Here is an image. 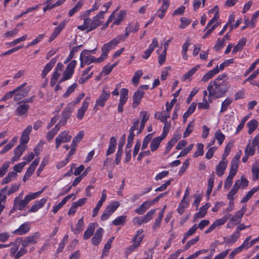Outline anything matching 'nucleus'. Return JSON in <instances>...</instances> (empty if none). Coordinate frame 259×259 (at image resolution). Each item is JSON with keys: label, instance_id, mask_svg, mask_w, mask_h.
I'll return each instance as SVG.
<instances>
[{"label": "nucleus", "instance_id": "30", "mask_svg": "<svg viewBox=\"0 0 259 259\" xmlns=\"http://www.w3.org/2000/svg\"><path fill=\"white\" fill-rule=\"evenodd\" d=\"M239 237V234L236 233V231L232 235L224 238V242L227 244L235 242Z\"/></svg>", "mask_w": 259, "mask_h": 259}, {"label": "nucleus", "instance_id": "24", "mask_svg": "<svg viewBox=\"0 0 259 259\" xmlns=\"http://www.w3.org/2000/svg\"><path fill=\"white\" fill-rule=\"evenodd\" d=\"M116 139L114 137L110 138L109 148L106 152V155L108 156L114 152L116 146Z\"/></svg>", "mask_w": 259, "mask_h": 259}, {"label": "nucleus", "instance_id": "64", "mask_svg": "<svg viewBox=\"0 0 259 259\" xmlns=\"http://www.w3.org/2000/svg\"><path fill=\"white\" fill-rule=\"evenodd\" d=\"M77 84L76 83H74L70 87H69L66 93L64 94V97H68L72 92H74V90L77 88Z\"/></svg>", "mask_w": 259, "mask_h": 259}, {"label": "nucleus", "instance_id": "59", "mask_svg": "<svg viewBox=\"0 0 259 259\" xmlns=\"http://www.w3.org/2000/svg\"><path fill=\"white\" fill-rule=\"evenodd\" d=\"M106 58H107L106 57V54H104L103 53H102L101 56L98 58H95L94 56H90V60L93 61L92 63L95 62L100 63L103 62Z\"/></svg>", "mask_w": 259, "mask_h": 259}, {"label": "nucleus", "instance_id": "63", "mask_svg": "<svg viewBox=\"0 0 259 259\" xmlns=\"http://www.w3.org/2000/svg\"><path fill=\"white\" fill-rule=\"evenodd\" d=\"M199 240V236H196L195 238L188 241L186 245L185 246L184 250H186L189 249L192 245L195 244L196 242H197Z\"/></svg>", "mask_w": 259, "mask_h": 259}, {"label": "nucleus", "instance_id": "50", "mask_svg": "<svg viewBox=\"0 0 259 259\" xmlns=\"http://www.w3.org/2000/svg\"><path fill=\"white\" fill-rule=\"evenodd\" d=\"M154 135V133H151L148 134L144 139L143 144L142 145V150L145 149L152 139V138Z\"/></svg>", "mask_w": 259, "mask_h": 259}, {"label": "nucleus", "instance_id": "31", "mask_svg": "<svg viewBox=\"0 0 259 259\" xmlns=\"http://www.w3.org/2000/svg\"><path fill=\"white\" fill-rule=\"evenodd\" d=\"M161 141L158 139L157 137H155L152 140V141L150 144V148L152 152H154L157 150L160 145Z\"/></svg>", "mask_w": 259, "mask_h": 259}, {"label": "nucleus", "instance_id": "61", "mask_svg": "<svg viewBox=\"0 0 259 259\" xmlns=\"http://www.w3.org/2000/svg\"><path fill=\"white\" fill-rule=\"evenodd\" d=\"M20 186V184H13L11 186V187H10L9 190L7 189L6 193L8 195H10L11 194L15 193L19 189Z\"/></svg>", "mask_w": 259, "mask_h": 259}, {"label": "nucleus", "instance_id": "3", "mask_svg": "<svg viewBox=\"0 0 259 259\" xmlns=\"http://www.w3.org/2000/svg\"><path fill=\"white\" fill-rule=\"evenodd\" d=\"M131 30H132L130 27L125 28V32L124 34L117 36L109 42L104 44L101 49L102 53H103L104 54H106V57L107 58L109 51L119 44L121 40L124 41L128 36Z\"/></svg>", "mask_w": 259, "mask_h": 259}, {"label": "nucleus", "instance_id": "57", "mask_svg": "<svg viewBox=\"0 0 259 259\" xmlns=\"http://www.w3.org/2000/svg\"><path fill=\"white\" fill-rule=\"evenodd\" d=\"M181 24L179 26V28L181 29H184L189 25L191 23V20L185 17H182L180 19Z\"/></svg>", "mask_w": 259, "mask_h": 259}, {"label": "nucleus", "instance_id": "28", "mask_svg": "<svg viewBox=\"0 0 259 259\" xmlns=\"http://www.w3.org/2000/svg\"><path fill=\"white\" fill-rule=\"evenodd\" d=\"M240 187V183L239 181H236L235 184H234L233 188L231 190V191L227 194L228 198H234V195L237 193L238 191L239 190Z\"/></svg>", "mask_w": 259, "mask_h": 259}, {"label": "nucleus", "instance_id": "51", "mask_svg": "<svg viewBox=\"0 0 259 259\" xmlns=\"http://www.w3.org/2000/svg\"><path fill=\"white\" fill-rule=\"evenodd\" d=\"M143 75V71L141 70L137 71L134 76L132 78V82L133 84L137 85L138 84L139 81L142 75Z\"/></svg>", "mask_w": 259, "mask_h": 259}, {"label": "nucleus", "instance_id": "46", "mask_svg": "<svg viewBox=\"0 0 259 259\" xmlns=\"http://www.w3.org/2000/svg\"><path fill=\"white\" fill-rule=\"evenodd\" d=\"M26 146L25 145H22L19 144L14 149V154L17 155L18 157H21L23 152L25 150Z\"/></svg>", "mask_w": 259, "mask_h": 259}, {"label": "nucleus", "instance_id": "55", "mask_svg": "<svg viewBox=\"0 0 259 259\" xmlns=\"http://www.w3.org/2000/svg\"><path fill=\"white\" fill-rule=\"evenodd\" d=\"M170 114H167V115L166 116L163 115V113L161 112H156L155 114V117L159 120H160L162 122H165L167 121V119L169 118Z\"/></svg>", "mask_w": 259, "mask_h": 259}, {"label": "nucleus", "instance_id": "52", "mask_svg": "<svg viewBox=\"0 0 259 259\" xmlns=\"http://www.w3.org/2000/svg\"><path fill=\"white\" fill-rule=\"evenodd\" d=\"M197 150L194 152V157H197L199 156H202L204 153V145L202 143H198L197 145Z\"/></svg>", "mask_w": 259, "mask_h": 259}, {"label": "nucleus", "instance_id": "14", "mask_svg": "<svg viewBox=\"0 0 259 259\" xmlns=\"http://www.w3.org/2000/svg\"><path fill=\"white\" fill-rule=\"evenodd\" d=\"M144 92L140 91L139 89L135 92L133 95V107L136 108L140 104L142 98L143 97Z\"/></svg>", "mask_w": 259, "mask_h": 259}, {"label": "nucleus", "instance_id": "39", "mask_svg": "<svg viewBox=\"0 0 259 259\" xmlns=\"http://www.w3.org/2000/svg\"><path fill=\"white\" fill-rule=\"evenodd\" d=\"M233 100L231 98H226L222 103L220 113H223L226 111L228 106L231 104Z\"/></svg>", "mask_w": 259, "mask_h": 259}, {"label": "nucleus", "instance_id": "7", "mask_svg": "<svg viewBox=\"0 0 259 259\" xmlns=\"http://www.w3.org/2000/svg\"><path fill=\"white\" fill-rule=\"evenodd\" d=\"M110 92L109 91H106V89L104 88L102 90V93L96 100L95 105L100 107L104 106L107 100L110 98Z\"/></svg>", "mask_w": 259, "mask_h": 259}, {"label": "nucleus", "instance_id": "45", "mask_svg": "<svg viewBox=\"0 0 259 259\" xmlns=\"http://www.w3.org/2000/svg\"><path fill=\"white\" fill-rule=\"evenodd\" d=\"M128 91L126 88H122L120 90L119 101L126 102L128 99Z\"/></svg>", "mask_w": 259, "mask_h": 259}, {"label": "nucleus", "instance_id": "43", "mask_svg": "<svg viewBox=\"0 0 259 259\" xmlns=\"http://www.w3.org/2000/svg\"><path fill=\"white\" fill-rule=\"evenodd\" d=\"M215 139L218 141L219 144L221 145L225 138V136L222 133L220 130H218L214 134Z\"/></svg>", "mask_w": 259, "mask_h": 259}, {"label": "nucleus", "instance_id": "19", "mask_svg": "<svg viewBox=\"0 0 259 259\" xmlns=\"http://www.w3.org/2000/svg\"><path fill=\"white\" fill-rule=\"evenodd\" d=\"M227 160H222L219 163L216 167V174L218 176L221 177L224 175V171L227 167Z\"/></svg>", "mask_w": 259, "mask_h": 259}, {"label": "nucleus", "instance_id": "29", "mask_svg": "<svg viewBox=\"0 0 259 259\" xmlns=\"http://www.w3.org/2000/svg\"><path fill=\"white\" fill-rule=\"evenodd\" d=\"M246 41V39L245 38H242L238 43L234 47L232 50V53L235 54L236 52L241 51L245 46Z\"/></svg>", "mask_w": 259, "mask_h": 259}, {"label": "nucleus", "instance_id": "9", "mask_svg": "<svg viewBox=\"0 0 259 259\" xmlns=\"http://www.w3.org/2000/svg\"><path fill=\"white\" fill-rule=\"evenodd\" d=\"M39 159L36 158L31 163L23 178V181L24 182L27 181L29 178V177L32 175L36 168V167L39 163Z\"/></svg>", "mask_w": 259, "mask_h": 259}, {"label": "nucleus", "instance_id": "4", "mask_svg": "<svg viewBox=\"0 0 259 259\" xmlns=\"http://www.w3.org/2000/svg\"><path fill=\"white\" fill-rule=\"evenodd\" d=\"M26 84V82H24L14 89V91H15V101H19L27 96L30 89L28 87L24 88Z\"/></svg>", "mask_w": 259, "mask_h": 259}, {"label": "nucleus", "instance_id": "32", "mask_svg": "<svg viewBox=\"0 0 259 259\" xmlns=\"http://www.w3.org/2000/svg\"><path fill=\"white\" fill-rule=\"evenodd\" d=\"M258 125V122L255 120L252 119L247 123V126L248 127V133L249 134H251L254 130L256 128Z\"/></svg>", "mask_w": 259, "mask_h": 259}, {"label": "nucleus", "instance_id": "18", "mask_svg": "<svg viewBox=\"0 0 259 259\" xmlns=\"http://www.w3.org/2000/svg\"><path fill=\"white\" fill-rule=\"evenodd\" d=\"M57 62L56 58L52 59L50 62L48 63L44 67L41 73V77L44 78L46 77L47 74L52 70L53 66L55 65Z\"/></svg>", "mask_w": 259, "mask_h": 259}, {"label": "nucleus", "instance_id": "56", "mask_svg": "<svg viewBox=\"0 0 259 259\" xmlns=\"http://www.w3.org/2000/svg\"><path fill=\"white\" fill-rule=\"evenodd\" d=\"M119 203L118 201H114L108 205L106 208L112 213L119 207Z\"/></svg>", "mask_w": 259, "mask_h": 259}, {"label": "nucleus", "instance_id": "25", "mask_svg": "<svg viewBox=\"0 0 259 259\" xmlns=\"http://www.w3.org/2000/svg\"><path fill=\"white\" fill-rule=\"evenodd\" d=\"M151 205L150 202L145 201L139 208L135 209V211L139 214H143L149 208Z\"/></svg>", "mask_w": 259, "mask_h": 259}, {"label": "nucleus", "instance_id": "2", "mask_svg": "<svg viewBox=\"0 0 259 259\" xmlns=\"http://www.w3.org/2000/svg\"><path fill=\"white\" fill-rule=\"evenodd\" d=\"M229 87L227 84L219 83L211 81L207 90L208 92L209 97H213L215 98H220L224 96L228 92Z\"/></svg>", "mask_w": 259, "mask_h": 259}, {"label": "nucleus", "instance_id": "23", "mask_svg": "<svg viewBox=\"0 0 259 259\" xmlns=\"http://www.w3.org/2000/svg\"><path fill=\"white\" fill-rule=\"evenodd\" d=\"M73 109V104H68L63 111L62 117L67 119H69Z\"/></svg>", "mask_w": 259, "mask_h": 259}, {"label": "nucleus", "instance_id": "22", "mask_svg": "<svg viewBox=\"0 0 259 259\" xmlns=\"http://www.w3.org/2000/svg\"><path fill=\"white\" fill-rule=\"evenodd\" d=\"M83 217H82L78 221L76 225L75 228L74 229L73 227V225H71V229L72 231L74 232L75 234H78L82 231L83 229Z\"/></svg>", "mask_w": 259, "mask_h": 259}, {"label": "nucleus", "instance_id": "17", "mask_svg": "<svg viewBox=\"0 0 259 259\" xmlns=\"http://www.w3.org/2000/svg\"><path fill=\"white\" fill-rule=\"evenodd\" d=\"M47 201V198H42L39 201H36L35 203L31 206L30 209L28 210V212H34L37 211L39 208L43 207Z\"/></svg>", "mask_w": 259, "mask_h": 259}, {"label": "nucleus", "instance_id": "38", "mask_svg": "<svg viewBox=\"0 0 259 259\" xmlns=\"http://www.w3.org/2000/svg\"><path fill=\"white\" fill-rule=\"evenodd\" d=\"M188 205L189 202L188 201L182 200L177 209L178 212L180 214H182L184 212L185 209L188 207Z\"/></svg>", "mask_w": 259, "mask_h": 259}, {"label": "nucleus", "instance_id": "6", "mask_svg": "<svg viewBox=\"0 0 259 259\" xmlns=\"http://www.w3.org/2000/svg\"><path fill=\"white\" fill-rule=\"evenodd\" d=\"M71 138L72 136L69 135L68 131H64L61 132L55 139L56 148L58 149L62 143H67L70 142L71 140Z\"/></svg>", "mask_w": 259, "mask_h": 259}, {"label": "nucleus", "instance_id": "33", "mask_svg": "<svg viewBox=\"0 0 259 259\" xmlns=\"http://www.w3.org/2000/svg\"><path fill=\"white\" fill-rule=\"evenodd\" d=\"M100 25V21L99 19H98V16H95L93 18V21L91 22V23L90 26V28L88 29L87 32L91 31L94 29H95L97 27H98Z\"/></svg>", "mask_w": 259, "mask_h": 259}, {"label": "nucleus", "instance_id": "12", "mask_svg": "<svg viewBox=\"0 0 259 259\" xmlns=\"http://www.w3.org/2000/svg\"><path fill=\"white\" fill-rule=\"evenodd\" d=\"M106 199V190H104L102 192V196L100 200L98 201L96 206L94 208L93 211L92 216L93 217H95L97 216L99 210H100L101 207L103 204V202L105 201Z\"/></svg>", "mask_w": 259, "mask_h": 259}, {"label": "nucleus", "instance_id": "49", "mask_svg": "<svg viewBox=\"0 0 259 259\" xmlns=\"http://www.w3.org/2000/svg\"><path fill=\"white\" fill-rule=\"evenodd\" d=\"M73 74V72L65 69V70L64 71L63 76L60 80L59 83H60L61 82L64 81L66 80L70 79L71 77Z\"/></svg>", "mask_w": 259, "mask_h": 259}, {"label": "nucleus", "instance_id": "48", "mask_svg": "<svg viewBox=\"0 0 259 259\" xmlns=\"http://www.w3.org/2000/svg\"><path fill=\"white\" fill-rule=\"evenodd\" d=\"M126 215H121L117 217L113 222V224L114 226H119L124 224L126 222Z\"/></svg>", "mask_w": 259, "mask_h": 259}, {"label": "nucleus", "instance_id": "35", "mask_svg": "<svg viewBox=\"0 0 259 259\" xmlns=\"http://www.w3.org/2000/svg\"><path fill=\"white\" fill-rule=\"evenodd\" d=\"M83 4V0H79L77 2L76 5L73 8H72L71 9H70L69 11V12H68L69 16V17L72 16L76 12L79 11L81 9Z\"/></svg>", "mask_w": 259, "mask_h": 259}, {"label": "nucleus", "instance_id": "41", "mask_svg": "<svg viewBox=\"0 0 259 259\" xmlns=\"http://www.w3.org/2000/svg\"><path fill=\"white\" fill-rule=\"evenodd\" d=\"M231 214H227L224 215L221 219H218L213 222V224H215V227L220 226L224 224L230 218Z\"/></svg>", "mask_w": 259, "mask_h": 259}, {"label": "nucleus", "instance_id": "15", "mask_svg": "<svg viewBox=\"0 0 259 259\" xmlns=\"http://www.w3.org/2000/svg\"><path fill=\"white\" fill-rule=\"evenodd\" d=\"M66 22L65 21L61 22L59 25L56 27L52 34L50 36L49 41L51 42L53 41L61 32V31L63 30V29L65 27L66 25Z\"/></svg>", "mask_w": 259, "mask_h": 259}, {"label": "nucleus", "instance_id": "5", "mask_svg": "<svg viewBox=\"0 0 259 259\" xmlns=\"http://www.w3.org/2000/svg\"><path fill=\"white\" fill-rule=\"evenodd\" d=\"M143 232V229H139L137 231L136 235L132 240L134 243L127 248V251H128L129 253L134 251L140 246L144 236V235L142 234Z\"/></svg>", "mask_w": 259, "mask_h": 259}, {"label": "nucleus", "instance_id": "58", "mask_svg": "<svg viewBox=\"0 0 259 259\" xmlns=\"http://www.w3.org/2000/svg\"><path fill=\"white\" fill-rule=\"evenodd\" d=\"M126 13L124 11H120L117 16L116 20L114 22V24L119 25L122 21Z\"/></svg>", "mask_w": 259, "mask_h": 259}, {"label": "nucleus", "instance_id": "21", "mask_svg": "<svg viewBox=\"0 0 259 259\" xmlns=\"http://www.w3.org/2000/svg\"><path fill=\"white\" fill-rule=\"evenodd\" d=\"M219 72V69L218 66H217L215 68L209 71L207 73L205 74L203 76L201 80L202 81L206 82L209 79L211 78L214 75L218 73Z\"/></svg>", "mask_w": 259, "mask_h": 259}, {"label": "nucleus", "instance_id": "60", "mask_svg": "<svg viewBox=\"0 0 259 259\" xmlns=\"http://www.w3.org/2000/svg\"><path fill=\"white\" fill-rule=\"evenodd\" d=\"M155 211V209H151L149 211L146 215H145V217L143 218L144 220V222L146 223L150 221L152 219L153 215L154 214Z\"/></svg>", "mask_w": 259, "mask_h": 259}, {"label": "nucleus", "instance_id": "37", "mask_svg": "<svg viewBox=\"0 0 259 259\" xmlns=\"http://www.w3.org/2000/svg\"><path fill=\"white\" fill-rule=\"evenodd\" d=\"M39 233L37 232L34 233L32 235H30L27 237L25 239L30 244H34L36 243L37 239L39 238Z\"/></svg>", "mask_w": 259, "mask_h": 259}, {"label": "nucleus", "instance_id": "47", "mask_svg": "<svg viewBox=\"0 0 259 259\" xmlns=\"http://www.w3.org/2000/svg\"><path fill=\"white\" fill-rule=\"evenodd\" d=\"M194 127V121H190L185 131L183 133V138L187 137L193 131Z\"/></svg>", "mask_w": 259, "mask_h": 259}, {"label": "nucleus", "instance_id": "16", "mask_svg": "<svg viewBox=\"0 0 259 259\" xmlns=\"http://www.w3.org/2000/svg\"><path fill=\"white\" fill-rule=\"evenodd\" d=\"M30 227L28 223L22 224L18 229L13 232L14 234L22 235L26 234L30 230Z\"/></svg>", "mask_w": 259, "mask_h": 259}, {"label": "nucleus", "instance_id": "42", "mask_svg": "<svg viewBox=\"0 0 259 259\" xmlns=\"http://www.w3.org/2000/svg\"><path fill=\"white\" fill-rule=\"evenodd\" d=\"M257 191H258V188H253L247 193L245 196L242 199L241 203H245L248 201V200L252 196L253 194Z\"/></svg>", "mask_w": 259, "mask_h": 259}, {"label": "nucleus", "instance_id": "26", "mask_svg": "<svg viewBox=\"0 0 259 259\" xmlns=\"http://www.w3.org/2000/svg\"><path fill=\"white\" fill-rule=\"evenodd\" d=\"M95 231V225L94 223H91L88 227L87 229L84 232L83 235V239L87 240L89 239L93 234Z\"/></svg>", "mask_w": 259, "mask_h": 259}, {"label": "nucleus", "instance_id": "13", "mask_svg": "<svg viewBox=\"0 0 259 259\" xmlns=\"http://www.w3.org/2000/svg\"><path fill=\"white\" fill-rule=\"evenodd\" d=\"M104 230L102 228L98 229L92 239V243L95 245H98L102 240Z\"/></svg>", "mask_w": 259, "mask_h": 259}, {"label": "nucleus", "instance_id": "20", "mask_svg": "<svg viewBox=\"0 0 259 259\" xmlns=\"http://www.w3.org/2000/svg\"><path fill=\"white\" fill-rule=\"evenodd\" d=\"M30 107L27 104L20 105L16 109V114L19 116L26 115Z\"/></svg>", "mask_w": 259, "mask_h": 259}, {"label": "nucleus", "instance_id": "40", "mask_svg": "<svg viewBox=\"0 0 259 259\" xmlns=\"http://www.w3.org/2000/svg\"><path fill=\"white\" fill-rule=\"evenodd\" d=\"M84 133L83 131H80L77 135L73 139L71 144L74 146H77V144L82 140Z\"/></svg>", "mask_w": 259, "mask_h": 259}, {"label": "nucleus", "instance_id": "27", "mask_svg": "<svg viewBox=\"0 0 259 259\" xmlns=\"http://www.w3.org/2000/svg\"><path fill=\"white\" fill-rule=\"evenodd\" d=\"M18 176V175L16 172L14 171L10 172L8 174V175L4 178L2 181V184L5 185L6 184H8L10 182H11L13 180L16 179Z\"/></svg>", "mask_w": 259, "mask_h": 259}, {"label": "nucleus", "instance_id": "11", "mask_svg": "<svg viewBox=\"0 0 259 259\" xmlns=\"http://www.w3.org/2000/svg\"><path fill=\"white\" fill-rule=\"evenodd\" d=\"M210 206V203H207L205 205L201 206L199 209V211L195 214L193 219V222H196L199 218H203L206 215L207 210L208 209Z\"/></svg>", "mask_w": 259, "mask_h": 259}, {"label": "nucleus", "instance_id": "8", "mask_svg": "<svg viewBox=\"0 0 259 259\" xmlns=\"http://www.w3.org/2000/svg\"><path fill=\"white\" fill-rule=\"evenodd\" d=\"M90 101V97H86L82 103L81 108L78 109L76 117L79 120H81L83 118L84 113L88 108Z\"/></svg>", "mask_w": 259, "mask_h": 259}, {"label": "nucleus", "instance_id": "34", "mask_svg": "<svg viewBox=\"0 0 259 259\" xmlns=\"http://www.w3.org/2000/svg\"><path fill=\"white\" fill-rule=\"evenodd\" d=\"M200 68L199 65L191 68L187 73H185L183 77V80L185 81L187 79H189Z\"/></svg>", "mask_w": 259, "mask_h": 259}, {"label": "nucleus", "instance_id": "1", "mask_svg": "<svg viewBox=\"0 0 259 259\" xmlns=\"http://www.w3.org/2000/svg\"><path fill=\"white\" fill-rule=\"evenodd\" d=\"M44 191V188L35 193H31L25 196L24 199H19V197H16L14 200L13 206L10 211V214L13 213L18 209L23 210L27 207L28 203L32 200L37 198Z\"/></svg>", "mask_w": 259, "mask_h": 259}, {"label": "nucleus", "instance_id": "10", "mask_svg": "<svg viewBox=\"0 0 259 259\" xmlns=\"http://www.w3.org/2000/svg\"><path fill=\"white\" fill-rule=\"evenodd\" d=\"M162 2V5L161 7L157 10V13L158 14V17L160 19L163 18L165 12L168 9L169 4L170 1L169 0H158V3Z\"/></svg>", "mask_w": 259, "mask_h": 259}, {"label": "nucleus", "instance_id": "36", "mask_svg": "<svg viewBox=\"0 0 259 259\" xmlns=\"http://www.w3.org/2000/svg\"><path fill=\"white\" fill-rule=\"evenodd\" d=\"M8 189V186H6L0 190V204H5L7 195L6 193Z\"/></svg>", "mask_w": 259, "mask_h": 259}, {"label": "nucleus", "instance_id": "53", "mask_svg": "<svg viewBox=\"0 0 259 259\" xmlns=\"http://www.w3.org/2000/svg\"><path fill=\"white\" fill-rule=\"evenodd\" d=\"M242 217L243 215L240 214L238 212H237L234 215H232L231 214L229 219L237 225V224H240Z\"/></svg>", "mask_w": 259, "mask_h": 259}, {"label": "nucleus", "instance_id": "44", "mask_svg": "<svg viewBox=\"0 0 259 259\" xmlns=\"http://www.w3.org/2000/svg\"><path fill=\"white\" fill-rule=\"evenodd\" d=\"M251 171L252 174L253 180L255 181L258 179L259 174V163H255L252 166Z\"/></svg>", "mask_w": 259, "mask_h": 259}, {"label": "nucleus", "instance_id": "62", "mask_svg": "<svg viewBox=\"0 0 259 259\" xmlns=\"http://www.w3.org/2000/svg\"><path fill=\"white\" fill-rule=\"evenodd\" d=\"M227 75L226 73H223L222 74L219 75L217 78H216L212 82H217L219 83L222 84H227V83L225 81V79L226 78Z\"/></svg>", "mask_w": 259, "mask_h": 259}, {"label": "nucleus", "instance_id": "54", "mask_svg": "<svg viewBox=\"0 0 259 259\" xmlns=\"http://www.w3.org/2000/svg\"><path fill=\"white\" fill-rule=\"evenodd\" d=\"M10 163V162L6 161L0 167V177H3L8 171Z\"/></svg>", "mask_w": 259, "mask_h": 259}]
</instances>
